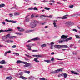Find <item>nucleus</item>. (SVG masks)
Wrapping results in <instances>:
<instances>
[{"label": "nucleus", "mask_w": 80, "mask_h": 80, "mask_svg": "<svg viewBox=\"0 0 80 80\" xmlns=\"http://www.w3.org/2000/svg\"><path fill=\"white\" fill-rule=\"evenodd\" d=\"M9 15H11L10 16L11 17H13V15L12 14H9Z\"/></svg>", "instance_id": "obj_50"}, {"label": "nucleus", "mask_w": 80, "mask_h": 80, "mask_svg": "<svg viewBox=\"0 0 80 80\" xmlns=\"http://www.w3.org/2000/svg\"><path fill=\"white\" fill-rule=\"evenodd\" d=\"M28 50H32V49H31V47H28Z\"/></svg>", "instance_id": "obj_49"}, {"label": "nucleus", "mask_w": 80, "mask_h": 80, "mask_svg": "<svg viewBox=\"0 0 80 80\" xmlns=\"http://www.w3.org/2000/svg\"><path fill=\"white\" fill-rule=\"evenodd\" d=\"M32 52H38V51L36 50H32Z\"/></svg>", "instance_id": "obj_40"}, {"label": "nucleus", "mask_w": 80, "mask_h": 80, "mask_svg": "<svg viewBox=\"0 0 80 80\" xmlns=\"http://www.w3.org/2000/svg\"><path fill=\"white\" fill-rule=\"evenodd\" d=\"M18 31H19V32H23V31H25V29L23 28H22L18 30Z\"/></svg>", "instance_id": "obj_29"}, {"label": "nucleus", "mask_w": 80, "mask_h": 80, "mask_svg": "<svg viewBox=\"0 0 80 80\" xmlns=\"http://www.w3.org/2000/svg\"><path fill=\"white\" fill-rule=\"evenodd\" d=\"M55 72H56V73H58V72H59V71H58V69H57V70H56L55 71Z\"/></svg>", "instance_id": "obj_48"}, {"label": "nucleus", "mask_w": 80, "mask_h": 80, "mask_svg": "<svg viewBox=\"0 0 80 80\" xmlns=\"http://www.w3.org/2000/svg\"><path fill=\"white\" fill-rule=\"evenodd\" d=\"M67 16H68V15L67 14L66 15H65V16H63V17L62 18V19H66L68 18Z\"/></svg>", "instance_id": "obj_12"}, {"label": "nucleus", "mask_w": 80, "mask_h": 80, "mask_svg": "<svg viewBox=\"0 0 80 80\" xmlns=\"http://www.w3.org/2000/svg\"><path fill=\"white\" fill-rule=\"evenodd\" d=\"M73 5H72L71 6H69V7H70V8H73Z\"/></svg>", "instance_id": "obj_44"}, {"label": "nucleus", "mask_w": 80, "mask_h": 80, "mask_svg": "<svg viewBox=\"0 0 80 80\" xmlns=\"http://www.w3.org/2000/svg\"><path fill=\"white\" fill-rule=\"evenodd\" d=\"M75 36L76 38H80V37L79 36H78V35H76Z\"/></svg>", "instance_id": "obj_37"}, {"label": "nucleus", "mask_w": 80, "mask_h": 80, "mask_svg": "<svg viewBox=\"0 0 80 80\" xmlns=\"http://www.w3.org/2000/svg\"><path fill=\"white\" fill-rule=\"evenodd\" d=\"M33 57H37V58L42 57V55H33Z\"/></svg>", "instance_id": "obj_8"}, {"label": "nucleus", "mask_w": 80, "mask_h": 80, "mask_svg": "<svg viewBox=\"0 0 80 80\" xmlns=\"http://www.w3.org/2000/svg\"><path fill=\"white\" fill-rule=\"evenodd\" d=\"M51 54V55H54V54H55V53L54 52H52Z\"/></svg>", "instance_id": "obj_64"}, {"label": "nucleus", "mask_w": 80, "mask_h": 80, "mask_svg": "<svg viewBox=\"0 0 80 80\" xmlns=\"http://www.w3.org/2000/svg\"><path fill=\"white\" fill-rule=\"evenodd\" d=\"M34 23H38V22L37 21V20H34Z\"/></svg>", "instance_id": "obj_45"}, {"label": "nucleus", "mask_w": 80, "mask_h": 80, "mask_svg": "<svg viewBox=\"0 0 80 80\" xmlns=\"http://www.w3.org/2000/svg\"><path fill=\"white\" fill-rule=\"evenodd\" d=\"M7 52L8 53H11V51H9Z\"/></svg>", "instance_id": "obj_61"}, {"label": "nucleus", "mask_w": 80, "mask_h": 80, "mask_svg": "<svg viewBox=\"0 0 80 80\" xmlns=\"http://www.w3.org/2000/svg\"><path fill=\"white\" fill-rule=\"evenodd\" d=\"M39 80H48L47 79H45L43 78H39Z\"/></svg>", "instance_id": "obj_27"}, {"label": "nucleus", "mask_w": 80, "mask_h": 80, "mask_svg": "<svg viewBox=\"0 0 80 80\" xmlns=\"http://www.w3.org/2000/svg\"><path fill=\"white\" fill-rule=\"evenodd\" d=\"M73 31H75L76 32H77V30L76 29H73Z\"/></svg>", "instance_id": "obj_56"}, {"label": "nucleus", "mask_w": 80, "mask_h": 80, "mask_svg": "<svg viewBox=\"0 0 80 80\" xmlns=\"http://www.w3.org/2000/svg\"><path fill=\"white\" fill-rule=\"evenodd\" d=\"M48 17V18H52V15H50L49 16H47Z\"/></svg>", "instance_id": "obj_55"}, {"label": "nucleus", "mask_w": 80, "mask_h": 80, "mask_svg": "<svg viewBox=\"0 0 80 80\" xmlns=\"http://www.w3.org/2000/svg\"><path fill=\"white\" fill-rule=\"evenodd\" d=\"M31 40H29L27 41V43H30V42H31Z\"/></svg>", "instance_id": "obj_62"}, {"label": "nucleus", "mask_w": 80, "mask_h": 80, "mask_svg": "<svg viewBox=\"0 0 80 80\" xmlns=\"http://www.w3.org/2000/svg\"><path fill=\"white\" fill-rule=\"evenodd\" d=\"M65 24L66 26H72V25H73V23L70 22H67Z\"/></svg>", "instance_id": "obj_2"}, {"label": "nucleus", "mask_w": 80, "mask_h": 80, "mask_svg": "<svg viewBox=\"0 0 80 80\" xmlns=\"http://www.w3.org/2000/svg\"><path fill=\"white\" fill-rule=\"evenodd\" d=\"M20 15V13L19 12H15L14 13V16H17L18 15Z\"/></svg>", "instance_id": "obj_18"}, {"label": "nucleus", "mask_w": 80, "mask_h": 80, "mask_svg": "<svg viewBox=\"0 0 80 80\" xmlns=\"http://www.w3.org/2000/svg\"><path fill=\"white\" fill-rule=\"evenodd\" d=\"M51 73L55 74V73H56V72L55 71H52V72H51Z\"/></svg>", "instance_id": "obj_43"}, {"label": "nucleus", "mask_w": 80, "mask_h": 80, "mask_svg": "<svg viewBox=\"0 0 80 80\" xmlns=\"http://www.w3.org/2000/svg\"><path fill=\"white\" fill-rule=\"evenodd\" d=\"M5 61L2 60L0 62V64H5Z\"/></svg>", "instance_id": "obj_13"}, {"label": "nucleus", "mask_w": 80, "mask_h": 80, "mask_svg": "<svg viewBox=\"0 0 80 80\" xmlns=\"http://www.w3.org/2000/svg\"><path fill=\"white\" fill-rule=\"evenodd\" d=\"M25 73H28V74H30V71H24Z\"/></svg>", "instance_id": "obj_28"}, {"label": "nucleus", "mask_w": 80, "mask_h": 80, "mask_svg": "<svg viewBox=\"0 0 80 80\" xmlns=\"http://www.w3.org/2000/svg\"><path fill=\"white\" fill-rule=\"evenodd\" d=\"M17 38V36H13L9 37V38H12V39L13 38Z\"/></svg>", "instance_id": "obj_21"}, {"label": "nucleus", "mask_w": 80, "mask_h": 80, "mask_svg": "<svg viewBox=\"0 0 80 80\" xmlns=\"http://www.w3.org/2000/svg\"><path fill=\"white\" fill-rule=\"evenodd\" d=\"M33 8H30L28 9V10H33Z\"/></svg>", "instance_id": "obj_57"}, {"label": "nucleus", "mask_w": 80, "mask_h": 80, "mask_svg": "<svg viewBox=\"0 0 80 80\" xmlns=\"http://www.w3.org/2000/svg\"><path fill=\"white\" fill-rule=\"evenodd\" d=\"M72 37H70L69 38H68L66 39L65 40V41H66V42H68V41L69 40H72Z\"/></svg>", "instance_id": "obj_16"}, {"label": "nucleus", "mask_w": 80, "mask_h": 80, "mask_svg": "<svg viewBox=\"0 0 80 80\" xmlns=\"http://www.w3.org/2000/svg\"><path fill=\"white\" fill-rule=\"evenodd\" d=\"M13 30L12 29H8L7 30H0V33H2V32H12Z\"/></svg>", "instance_id": "obj_4"}, {"label": "nucleus", "mask_w": 80, "mask_h": 80, "mask_svg": "<svg viewBox=\"0 0 80 80\" xmlns=\"http://www.w3.org/2000/svg\"><path fill=\"white\" fill-rule=\"evenodd\" d=\"M15 34H16V35H23V34L22 33H18L17 32L15 33Z\"/></svg>", "instance_id": "obj_19"}, {"label": "nucleus", "mask_w": 80, "mask_h": 80, "mask_svg": "<svg viewBox=\"0 0 80 80\" xmlns=\"http://www.w3.org/2000/svg\"><path fill=\"white\" fill-rule=\"evenodd\" d=\"M25 55H26V56H27V57L29 58H32V57L30 55H28L27 54H25Z\"/></svg>", "instance_id": "obj_35"}, {"label": "nucleus", "mask_w": 80, "mask_h": 80, "mask_svg": "<svg viewBox=\"0 0 80 80\" xmlns=\"http://www.w3.org/2000/svg\"><path fill=\"white\" fill-rule=\"evenodd\" d=\"M5 21L6 22H11L12 21H11V20H8V19H6L5 20Z\"/></svg>", "instance_id": "obj_36"}, {"label": "nucleus", "mask_w": 80, "mask_h": 80, "mask_svg": "<svg viewBox=\"0 0 80 80\" xmlns=\"http://www.w3.org/2000/svg\"><path fill=\"white\" fill-rule=\"evenodd\" d=\"M54 47L56 48H58V49H61V45H55L54 46Z\"/></svg>", "instance_id": "obj_7"}, {"label": "nucleus", "mask_w": 80, "mask_h": 80, "mask_svg": "<svg viewBox=\"0 0 80 80\" xmlns=\"http://www.w3.org/2000/svg\"><path fill=\"white\" fill-rule=\"evenodd\" d=\"M17 47V46L14 45H13L12 46V48H15V47Z\"/></svg>", "instance_id": "obj_52"}, {"label": "nucleus", "mask_w": 80, "mask_h": 80, "mask_svg": "<svg viewBox=\"0 0 80 80\" xmlns=\"http://www.w3.org/2000/svg\"><path fill=\"white\" fill-rule=\"evenodd\" d=\"M65 42V40L63 39L59 41V43H63V42Z\"/></svg>", "instance_id": "obj_22"}, {"label": "nucleus", "mask_w": 80, "mask_h": 80, "mask_svg": "<svg viewBox=\"0 0 80 80\" xmlns=\"http://www.w3.org/2000/svg\"><path fill=\"white\" fill-rule=\"evenodd\" d=\"M2 40H3V41H5L6 40V39H7V38H5L4 36H3L2 38Z\"/></svg>", "instance_id": "obj_20"}, {"label": "nucleus", "mask_w": 80, "mask_h": 80, "mask_svg": "<svg viewBox=\"0 0 80 80\" xmlns=\"http://www.w3.org/2000/svg\"><path fill=\"white\" fill-rule=\"evenodd\" d=\"M30 25L31 26V28H35V27H36L37 24L34 23V22H32L30 23Z\"/></svg>", "instance_id": "obj_3"}, {"label": "nucleus", "mask_w": 80, "mask_h": 80, "mask_svg": "<svg viewBox=\"0 0 80 80\" xmlns=\"http://www.w3.org/2000/svg\"><path fill=\"white\" fill-rule=\"evenodd\" d=\"M23 63L24 64H25V65H24V67H30L31 68V67H32V66H31V63H28V62H23Z\"/></svg>", "instance_id": "obj_1"}, {"label": "nucleus", "mask_w": 80, "mask_h": 80, "mask_svg": "<svg viewBox=\"0 0 80 80\" xmlns=\"http://www.w3.org/2000/svg\"><path fill=\"white\" fill-rule=\"evenodd\" d=\"M63 48H68V46L66 45H61V49Z\"/></svg>", "instance_id": "obj_9"}, {"label": "nucleus", "mask_w": 80, "mask_h": 80, "mask_svg": "<svg viewBox=\"0 0 80 80\" xmlns=\"http://www.w3.org/2000/svg\"><path fill=\"white\" fill-rule=\"evenodd\" d=\"M52 46H53V45L52 44V46H51V49H53V47Z\"/></svg>", "instance_id": "obj_53"}, {"label": "nucleus", "mask_w": 80, "mask_h": 80, "mask_svg": "<svg viewBox=\"0 0 80 80\" xmlns=\"http://www.w3.org/2000/svg\"><path fill=\"white\" fill-rule=\"evenodd\" d=\"M64 77L65 78L67 77V74L66 73L63 74Z\"/></svg>", "instance_id": "obj_30"}, {"label": "nucleus", "mask_w": 80, "mask_h": 80, "mask_svg": "<svg viewBox=\"0 0 80 80\" xmlns=\"http://www.w3.org/2000/svg\"><path fill=\"white\" fill-rule=\"evenodd\" d=\"M17 29H18V30H20V27H17Z\"/></svg>", "instance_id": "obj_58"}, {"label": "nucleus", "mask_w": 80, "mask_h": 80, "mask_svg": "<svg viewBox=\"0 0 80 80\" xmlns=\"http://www.w3.org/2000/svg\"><path fill=\"white\" fill-rule=\"evenodd\" d=\"M7 53H8V52H6L4 54L5 56H6V55H7Z\"/></svg>", "instance_id": "obj_59"}, {"label": "nucleus", "mask_w": 80, "mask_h": 80, "mask_svg": "<svg viewBox=\"0 0 80 80\" xmlns=\"http://www.w3.org/2000/svg\"><path fill=\"white\" fill-rule=\"evenodd\" d=\"M17 63L18 64L21 63H22V61L20 60H18V61H17Z\"/></svg>", "instance_id": "obj_24"}, {"label": "nucleus", "mask_w": 80, "mask_h": 80, "mask_svg": "<svg viewBox=\"0 0 80 80\" xmlns=\"http://www.w3.org/2000/svg\"><path fill=\"white\" fill-rule=\"evenodd\" d=\"M29 16V15H27L26 16L25 18L26 22H29L30 21V18H28Z\"/></svg>", "instance_id": "obj_5"}, {"label": "nucleus", "mask_w": 80, "mask_h": 80, "mask_svg": "<svg viewBox=\"0 0 80 80\" xmlns=\"http://www.w3.org/2000/svg\"><path fill=\"white\" fill-rule=\"evenodd\" d=\"M72 73V74H74V75H79V74L78 73H77L73 71H71Z\"/></svg>", "instance_id": "obj_11"}, {"label": "nucleus", "mask_w": 80, "mask_h": 80, "mask_svg": "<svg viewBox=\"0 0 80 80\" xmlns=\"http://www.w3.org/2000/svg\"><path fill=\"white\" fill-rule=\"evenodd\" d=\"M41 47H47V45L45 44H44L41 45Z\"/></svg>", "instance_id": "obj_25"}, {"label": "nucleus", "mask_w": 80, "mask_h": 80, "mask_svg": "<svg viewBox=\"0 0 80 80\" xmlns=\"http://www.w3.org/2000/svg\"><path fill=\"white\" fill-rule=\"evenodd\" d=\"M51 60V61H54V58H53V57L52 58Z\"/></svg>", "instance_id": "obj_54"}, {"label": "nucleus", "mask_w": 80, "mask_h": 80, "mask_svg": "<svg viewBox=\"0 0 80 80\" xmlns=\"http://www.w3.org/2000/svg\"><path fill=\"white\" fill-rule=\"evenodd\" d=\"M6 79L8 80H11L12 79V78L11 76L8 77L6 78Z\"/></svg>", "instance_id": "obj_15"}, {"label": "nucleus", "mask_w": 80, "mask_h": 80, "mask_svg": "<svg viewBox=\"0 0 80 80\" xmlns=\"http://www.w3.org/2000/svg\"><path fill=\"white\" fill-rule=\"evenodd\" d=\"M68 37V36H65L64 35H63L61 37V39H66V38H67Z\"/></svg>", "instance_id": "obj_6"}, {"label": "nucleus", "mask_w": 80, "mask_h": 80, "mask_svg": "<svg viewBox=\"0 0 80 80\" xmlns=\"http://www.w3.org/2000/svg\"><path fill=\"white\" fill-rule=\"evenodd\" d=\"M58 70L59 72H62V69H58Z\"/></svg>", "instance_id": "obj_46"}, {"label": "nucleus", "mask_w": 80, "mask_h": 80, "mask_svg": "<svg viewBox=\"0 0 80 80\" xmlns=\"http://www.w3.org/2000/svg\"><path fill=\"white\" fill-rule=\"evenodd\" d=\"M38 58H35L33 61L36 62H39V61H38Z\"/></svg>", "instance_id": "obj_17"}, {"label": "nucleus", "mask_w": 80, "mask_h": 80, "mask_svg": "<svg viewBox=\"0 0 80 80\" xmlns=\"http://www.w3.org/2000/svg\"><path fill=\"white\" fill-rule=\"evenodd\" d=\"M5 7V4H0V7L1 8L2 7Z\"/></svg>", "instance_id": "obj_23"}, {"label": "nucleus", "mask_w": 80, "mask_h": 80, "mask_svg": "<svg viewBox=\"0 0 80 80\" xmlns=\"http://www.w3.org/2000/svg\"><path fill=\"white\" fill-rule=\"evenodd\" d=\"M33 30H29V32H33Z\"/></svg>", "instance_id": "obj_60"}, {"label": "nucleus", "mask_w": 80, "mask_h": 80, "mask_svg": "<svg viewBox=\"0 0 80 80\" xmlns=\"http://www.w3.org/2000/svg\"><path fill=\"white\" fill-rule=\"evenodd\" d=\"M50 2H51L52 3H55V1L53 0H50L49 1Z\"/></svg>", "instance_id": "obj_42"}, {"label": "nucleus", "mask_w": 80, "mask_h": 80, "mask_svg": "<svg viewBox=\"0 0 80 80\" xmlns=\"http://www.w3.org/2000/svg\"><path fill=\"white\" fill-rule=\"evenodd\" d=\"M44 9H45V10H50V8H47V7H46L44 8Z\"/></svg>", "instance_id": "obj_32"}, {"label": "nucleus", "mask_w": 80, "mask_h": 80, "mask_svg": "<svg viewBox=\"0 0 80 80\" xmlns=\"http://www.w3.org/2000/svg\"><path fill=\"white\" fill-rule=\"evenodd\" d=\"M5 42H7V43H10V40H7L5 41Z\"/></svg>", "instance_id": "obj_47"}, {"label": "nucleus", "mask_w": 80, "mask_h": 80, "mask_svg": "<svg viewBox=\"0 0 80 80\" xmlns=\"http://www.w3.org/2000/svg\"><path fill=\"white\" fill-rule=\"evenodd\" d=\"M10 34H8L6 36V38H10V37H11V36H10Z\"/></svg>", "instance_id": "obj_26"}, {"label": "nucleus", "mask_w": 80, "mask_h": 80, "mask_svg": "<svg viewBox=\"0 0 80 80\" xmlns=\"http://www.w3.org/2000/svg\"><path fill=\"white\" fill-rule=\"evenodd\" d=\"M16 55H17V56H18V55H19V54L18 53H16Z\"/></svg>", "instance_id": "obj_63"}, {"label": "nucleus", "mask_w": 80, "mask_h": 80, "mask_svg": "<svg viewBox=\"0 0 80 80\" xmlns=\"http://www.w3.org/2000/svg\"><path fill=\"white\" fill-rule=\"evenodd\" d=\"M34 16L33 15H32L31 16V18H34Z\"/></svg>", "instance_id": "obj_51"}, {"label": "nucleus", "mask_w": 80, "mask_h": 80, "mask_svg": "<svg viewBox=\"0 0 80 80\" xmlns=\"http://www.w3.org/2000/svg\"><path fill=\"white\" fill-rule=\"evenodd\" d=\"M23 72H21L19 74V75H23Z\"/></svg>", "instance_id": "obj_34"}, {"label": "nucleus", "mask_w": 80, "mask_h": 80, "mask_svg": "<svg viewBox=\"0 0 80 80\" xmlns=\"http://www.w3.org/2000/svg\"><path fill=\"white\" fill-rule=\"evenodd\" d=\"M32 40H38V38H34V39H32Z\"/></svg>", "instance_id": "obj_38"}, {"label": "nucleus", "mask_w": 80, "mask_h": 80, "mask_svg": "<svg viewBox=\"0 0 80 80\" xmlns=\"http://www.w3.org/2000/svg\"><path fill=\"white\" fill-rule=\"evenodd\" d=\"M19 78L22 79L23 80H27V78L25 77H24L22 76H21L19 77Z\"/></svg>", "instance_id": "obj_10"}, {"label": "nucleus", "mask_w": 80, "mask_h": 80, "mask_svg": "<svg viewBox=\"0 0 80 80\" xmlns=\"http://www.w3.org/2000/svg\"><path fill=\"white\" fill-rule=\"evenodd\" d=\"M11 21V22H13L12 23H17V21Z\"/></svg>", "instance_id": "obj_41"}, {"label": "nucleus", "mask_w": 80, "mask_h": 80, "mask_svg": "<svg viewBox=\"0 0 80 80\" xmlns=\"http://www.w3.org/2000/svg\"><path fill=\"white\" fill-rule=\"evenodd\" d=\"M33 46H34V44H29L28 45L26 46L28 47H33Z\"/></svg>", "instance_id": "obj_14"}, {"label": "nucleus", "mask_w": 80, "mask_h": 80, "mask_svg": "<svg viewBox=\"0 0 80 80\" xmlns=\"http://www.w3.org/2000/svg\"><path fill=\"white\" fill-rule=\"evenodd\" d=\"M53 25H54V27H57V25H56V23H55V22H54Z\"/></svg>", "instance_id": "obj_39"}, {"label": "nucleus", "mask_w": 80, "mask_h": 80, "mask_svg": "<svg viewBox=\"0 0 80 80\" xmlns=\"http://www.w3.org/2000/svg\"><path fill=\"white\" fill-rule=\"evenodd\" d=\"M33 9L34 10H37L38 11V9H37V7H34L33 8Z\"/></svg>", "instance_id": "obj_33"}, {"label": "nucleus", "mask_w": 80, "mask_h": 80, "mask_svg": "<svg viewBox=\"0 0 80 80\" xmlns=\"http://www.w3.org/2000/svg\"><path fill=\"white\" fill-rule=\"evenodd\" d=\"M45 62H47V63H50L51 62L50 60H45Z\"/></svg>", "instance_id": "obj_31"}]
</instances>
